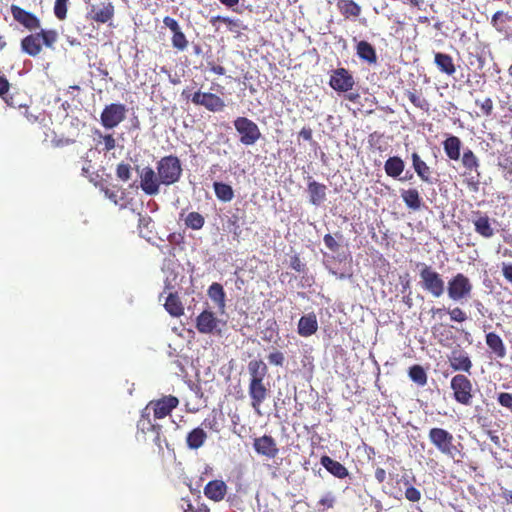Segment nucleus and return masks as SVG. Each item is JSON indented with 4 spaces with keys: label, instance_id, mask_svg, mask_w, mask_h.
I'll return each mask as SVG.
<instances>
[{
    "label": "nucleus",
    "instance_id": "f257e3e1",
    "mask_svg": "<svg viewBox=\"0 0 512 512\" xmlns=\"http://www.w3.org/2000/svg\"><path fill=\"white\" fill-rule=\"evenodd\" d=\"M248 371L250 375L248 386L250 405L258 415H261V405L269 396L268 384L264 383L268 367L262 360H251L248 363Z\"/></svg>",
    "mask_w": 512,
    "mask_h": 512
},
{
    "label": "nucleus",
    "instance_id": "f03ea898",
    "mask_svg": "<svg viewBox=\"0 0 512 512\" xmlns=\"http://www.w3.org/2000/svg\"><path fill=\"white\" fill-rule=\"evenodd\" d=\"M421 288L434 298H440L445 292V281L440 273L430 265L418 263Z\"/></svg>",
    "mask_w": 512,
    "mask_h": 512
},
{
    "label": "nucleus",
    "instance_id": "7ed1b4c3",
    "mask_svg": "<svg viewBox=\"0 0 512 512\" xmlns=\"http://www.w3.org/2000/svg\"><path fill=\"white\" fill-rule=\"evenodd\" d=\"M184 100L191 101L194 105L202 106L210 112H220L225 108L224 100L217 94L211 92H192V89L185 88L181 92Z\"/></svg>",
    "mask_w": 512,
    "mask_h": 512
},
{
    "label": "nucleus",
    "instance_id": "20e7f679",
    "mask_svg": "<svg viewBox=\"0 0 512 512\" xmlns=\"http://www.w3.org/2000/svg\"><path fill=\"white\" fill-rule=\"evenodd\" d=\"M158 176L165 186L177 183L182 176V165L180 159L175 155L162 157L156 163Z\"/></svg>",
    "mask_w": 512,
    "mask_h": 512
},
{
    "label": "nucleus",
    "instance_id": "39448f33",
    "mask_svg": "<svg viewBox=\"0 0 512 512\" xmlns=\"http://www.w3.org/2000/svg\"><path fill=\"white\" fill-rule=\"evenodd\" d=\"M428 437L432 445L442 454L454 458L460 453L456 445H454L453 435L443 428H431Z\"/></svg>",
    "mask_w": 512,
    "mask_h": 512
},
{
    "label": "nucleus",
    "instance_id": "423d86ee",
    "mask_svg": "<svg viewBox=\"0 0 512 512\" xmlns=\"http://www.w3.org/2000/svg\"><path fill=\"white\" fill-rule=\"evenodd\" d=\"M473 284L463 273L452 276L447 283V294L450 300L459 302L471 297Z\"/></svg>",
    "mask_w": 512,
    "mask_h": 512
},
{
    "label": "nucleus",
    "instance_id": "0eeeda50",
    "mask_svg": "<svg viewBox=\"0 0 512 512\" xmlns=\"http://www.w3.org/2000/svg\"><path fill=\"white\" fill-rule=\"evenodd\" d=\"M233 124L240 135V142L245 146L254 145L262 136L258 125L247 117H237Z\"/></svg>",
    "mask_w": 512,
    "mask_h": 512
},
{
    "label": "nucleus",
    "instance_id": "6e6552de",
    "mask_svg": "<svg viewBox=\"0 0 512 512\" xmlns=\"http://www.w3.org/2000/svg\"><path fill=\"white\" fill-rule=\"evenodd\" d=\"M451 389L453 390L454 399L462 405H470L472 402V383L470 379L463 375L457 374L451 379Z\"/></svg>",
    "mask_w": 512,
    "mask_h": 512
},
{
    "label": "nucleus",
    "instance_id": "1a4fd4ad",
    "mask_svg": "<svg viewBox=\"0 0 512 512\" xmlns=\"http://www.w3.org/2000/svg\"><path fill=\"white\" fill-rule=\"evenodd\" d=\"M127 109L122 103L106 105L101 112L100 122L105 129L117 127L126 118Z\"/></svg>",
    "mask_w": 512,
    "mask_h": 512
},
{
    "label": "nucleus",
    "instance_id": "9d476101",
    "mask_svg": "<svg viewBox=\"0 0 512 512\" xmlns=\"http://www.w3.org/2000/svg\"><path fill=\"white\" fill-rule=\"evenodd\" d=\"M179 405V400L173 395L163 396L160 399L150 401L146 410H152L156 419H162L170 415L171 412Z\"/></svg>",
    "mask_w": 512,
    "mask_h": 512
},
{
    "label": "nucleus",
    "instance_id": "9b49d317",
    "mask_svg": "<svg viewBox=\"0 0 512 512\" xmlns=\"http://www.w3.org/2000/svg\"><path fill=\"white\" fill-rule=\"evenodd\" d=\"M140 187L142 191L149 196L157 195L160 192V186L163 185L158 172L153 168L146 166L139 172Z\"/></svg>",
    "mask_w": 512,
    "mask_h": 512
},
{
    "label": "nucleus",
    "instance_id": "f8f14e48",
    "mask_svg": "<svg viewBox=\"0 0 512 512\" xmlns=\"http://www.w3.org/2000/svg\"><path fill=\"white\" fill-rule=\"evenodd\" d=\"M85 2L88 4V19L104 24L114 17V6L111 2H102L100 5L91 3V0Z\"/></svg>",
    "mask_w": 512,
    "mask_h": 512
},
{
    "label": "nucleus",
    "instance_id": "ddd939ff",
    "mask_svg": "<svg viewBox=\"0 0 512 512\" xmlns=\"http://www.w3.org/2000/svg\"><path fill=\"white\" fill-rule=\"evenodd\" d=\"M329 85L337 92H348L353 89L355 81L347 69L337 68L330 75Z\"/></svg>",
    "mask_w": 512,
    "mask_h": 512
},
{
    "label": "nucleus",
    "instance_id": "4468645a",
    "mask_svg": "<svg viewBox=\"0 0 512 512\" xmlns=\"http://www.w3.org/2000/svg\"><path fill=\"white\" fill-rule=\"evenodd\" d=\"M220 323L214 312L204 310L197 316L195 327L201 334H220Z\"/></svg>",
    "mask_w": 512,
    "mask_h": 512
},
{
    "label": "nucleus",
    "instance_id": "2eb2a0df",
    "mask_svg": "<svg viewBox=\"0 0 512 512\" xmlns=\"http://www.w3.org/2000/svg\"><path fill=\"white\" fill-rule=\"evenodd\" d=\"M13 19L30 31L40 29V19L33 13L26 11L18 5L12 4L10 7Z\"/></svg>",
    "mask_w": 512,
    "mask_h": 512
},
{
    "label": "nucleus",
    "instance_id": "dca6fc26",
    "mask_svg": "<svg viewBox=\"0 0 512 512\" xmlns=\"http://www.w3.org/2000/svg\"><path fill=\"white\" fill-rule=\"evenodd\" d=\"M163 23L173 33L171 38L173 48H175L178 51L186 50L189 42L185 34L181 31V27L178 21L170 16H166L163 19Z\"/></svg>",
    "mask_w": 512,
    "mask_h": 512
},
{
    "label": "nucleus",
    "instance_id": "f3484780",
    "mask_svg": "<svg viewBox=\"0 0 512 512\" xmlns=\"http://www.w3.org/2000/svg\"><path fill=\"white\" fill-rule=\"evenodd\" d=\"M473 225L475 232L483 238H492L495 234L490 217L479 210L473 211Z\"/></svg>",
    "mask_w": 512,
    "mask_h": 512
},
{
    "label": "nucleus",
    "instance_id": "a211bd4d",
    "mask_svg": "<svg viewBox=\"0 0 512 512\" xmlns=\"http://www.w3.org/2000/svg\"><path fill=\"white\" fill-rule=\"evenodd\" d=\"M253 447L258 454L270 459L275 458L279 453L275 439L269 435L255 438Z\"/></svg>",
    "mask_w": 512,
    "mask_h": 512
},
{
    "label": "nucleus",
    "instance_id": "6ab92c4d",
    "mask_svg": "<svg viewBox=\"0 0 512 512\" xmlns=\"http://www.w3.org/2000/svg\"><path fill=\"white\" fill-rule=\"evenodd\" d=\"M449 362L454 371L471 373L473 364L467 352L463 350H453L449 356Z\"/></svg>",
    "mask_w": 512,
    "mask_h": 512
},
{
    "label": "nucleus",
    "instance_id": "aec40b11",
    "mask_svg": "<svg viewBox=\"0 0 512 512\" xmlns=\"http://www.w3.org/2000/svg\"><path fill=\"white\" fill-rule=\"evenodd\" d=\"M486 345L492 355L497 359L506 357L507 350L502 338L495 332H488L485 335Z\"/></svg>",
    "mask_w": 512,
    "mask_h": 512
},
{
    "label": "nucleus",
    "instance_id": "412c9836",
    "mask_svg": "<svg viewBox=\"0 0 512 512\" xmlns=\"http://www.w3.org/2000/svg\"><path fill=\"white\" fill-rule=\"evenodd\" d=\"M227 494V485L223 480L209 481L204 487V495L214 501L219 502Z\"/></svg>",
    "mask_w": 512,
    "mask_h": 512
},
{
    "label": "nucleus",
    "instance_id": "4be33fe9",
    "mask_svg": "<svg viewBox=\"0 0 512 512\" xmlns=\"http://www.w3.org/2000/svg\"><path fill=\"white\" fill-rule=\"evenodd\" d=\"M318 330V322L314 313L302 316L298 322V334L302 337H309Z\"/></svg>",
    "mask_w": 512,
    "mask_h": 512
},
{
    "label": "nucleus",
    "instance_id": "5701e85b",
    "mask_svg": "<svg viewBox=\"0 0 512 512\" xmlns=\"http://www.w3.org/2000/svg\"><path fill=\"white\" fill-rule=\"evenodd\" d=\"M446 156L453 161H458L461 157L462 142L459 137L449 135L442 143Z\"/></svg>",
    "mask_w": 512,
    "mask_h": 512
},
{
    "label": "nucleus",
    "instance_id": "b1692460",
    "mask_svg": "<svg viewBox=\"0 0 512 512\" xmlns=\"http://www.w3.org/2000/svg\"><path fill=\"white\" fill-rule=\"evenodd\" d=\"M320 463L329 473L339 479H343L348 476L347 468L327 455H323L321 457Z\"/></svg>",
    "mask_w": 512,
    "mask_h": 512
},
{
    "label": "nucleus",
    "instance_id": "393cba45",
    "mask_svg": "<svg viewBox=\"0 0 512 512\" xmlns=\"http://www.w3.org/2000/svg\"><path fill=\"white\" fill-rule=\"evenodd\" d=\"M412 166L417 176L426 183H432L431 168L421 159L417 152L411 154Z\"/></svg>",
    "mask_w": 512,
    "mask_h": 512
},
{
    "label": "nucleus",
    "instance_id": "a878e982",
    "mask_svg": "<svg viewBox=\"0 0 512 512\" xmlns=\"http://www.w3.org/2000/svg\"><path fill=\"white\" fill-rule=\"evenodd\" d=\"M21 49L29 56H38L42 51L41 42L38 38V35H36V33H31L25 36L21 40Z\"/></svg>",
    "mask_w": 512,
    "mask_h": 512
},
{
    "label": "nucleus",
    "instance_id": "bb28decb",
    "mask_svg": "<svg viewBox=\"0 0 512 512\" xmlns=\"http://www.w3.org/2000/svg\"><path fill=\"white\" fill-rule=\"evenodd\" d=\"M434 63L440 72L448 76H452L456 71L453 58L449 54L436 52L434 55Z\"/></svg>",
    "mask_w": 512,
    "mask_h": 512
},
{
    "label": "nucleus",
    "instance_id": "cd10ccee",
    "mask_svg": "<svg viewBox=\"0 0 512 512\" xmlns=\"http://www.w3.org/2000/svg\"><path fill=\"white\" fill-rule=\"evenodd\" d=\"M208 438L202 427L192 429L186 436V444L189 449L197 450L204 445Z\"/></svg>",
    "mask_w": 512,
    "mask_h": 512
},
{
    "label": "nucleus",
    "instance_id": "c85d7f7f",
    "mask_svg": "<svg viewBox=\"0 0 512 512\" xmlns=\"http://www.w3.org/2000/svg\"><path fill=\"white\" fill-rule=\"evenodd\" d=\"M401 198L405 205L413 210L418 211L422 206V198L416 188H409L401 191Z\"/></svg>",
    "mask_w": 512,
    "mask_h": 512
},
{
    "label": "nucleus",
    "instance_id": "c756f323",
    "mask_svg": "<svg viewBox=\"0 0 512 512\" xmlns=\"http://www.w3.org/2000/svg\"><path fill=\"white\" fill-rule=\"evenodd\" d=\"M327 187L319 182L311 181L308 184V193L310 196V202L313 205L319 206L326 199Z\"/></svg>",
    "mask_w": 512,
    "mask_h": 512
},
{
    "label": "nucleus",
    "instance_id": "7c9ffc66",
    "mask_svg": "<svg viewBox=\"0 0 512 512\" xmlns=\"http://www.w3.org/2000/svg\"><path fill=\"white\" fill-rule=\"evenodd\" d=\"M157 425L158 424L151 422L149 412L144 409L141 413L140 419L137 422V438L140 439V437H142L143 440H146V435L148 433H152Z\"/></svg>",
    "mask_w": 512,
    "mask_h": 512
},
{
    "label": "nucleus",
    "instance_id": "2f4dec72",
    "mask_svg": "<svg viewBox=\"0 0 512 512\" xmlns=\"http://www.w3.org/2000/svg\"><path fill=\"white\" fill-rule=\"evenodd\" d=\"M338 11L345 18L358 17L361 14V7L354 0H338L336 3Z\"/></svg>",
    "mask_w": 512,
    "mask_h": 512
},
{
    "label": "nucleus",
    "instance_id": "473e14b6",
    "mask_svg": "<svg viewBox=\"0 0 512 512\" xmlns=\"http://www.w3.org/2000/svg\"><path fill=\"white\" fill-rule=\"evenodd\" d=\"M357 56L370 63L374 64L377 62V55L375 48L367 41H360L356 46Z\"/></svg>",
    "mask_w": 512,
    "mask_h": 512
},
{
    "label": "nucleus",
    "instance_id": "72a5a7b5",
    "mask_svg": "<svg viewBox=\"0 0 512 512\" xmlns=\"http://www.w3.org/2000/svg\"><path fill=\"white\" fill-rule=\"evenodd\" d=\"M164 307L166 311L173 317H180L184 314V306L177 293H169L166 298Z\"/></svg>",
    "mask_w": 512,
    "mask_h": 512
},
{
    "label": "nucleus",
    "instance_id": "f704fd0d",
    "mask_svg": "<svg viewBox=\"0 0 512 512\" xmlns=\"http://www.w3.org/2000/svg\"><path fill=\"white\" fill-rule=\"evenodd\" d=\"M404 168H405V163L398 156L389 157L386 160L385 165H384V170H385L386 174L392 178L399 177L402 174V172L404 171Z\"/></svg>",
    "mask_w": 512,
    "mask_h": 512
},
{
    "label": "nucleus",
    "instance_id": "c9c22d12",
    "mask_svg": "<svg viewBox=\"0 0 512 512\" xmlns=\"http://www.w3.org/2000/svg\"><path fill=\"white\" fill-rule=\"evenodd\" d=\"M41 42V47L45 46L48 49H54L56 42L58 41V32L54 29H41L35 32Z\"/></svg>",
    "mask_w": 512,
    "mask_h": 512
},
{
    "label": "nucleus",
    "instance_id": "e433bc0d",
    "mask_svg": "<svg viewBox=\"0 0 512 512\" xmlns=\"http://www.w3.org/2000/svg\"><path fill=\"white\" fill-rule=\"evenodd\" d=\"M208 296L216 303L219 309L225 307V291L220 283H213L208 289Z\"/></svg>",
    "mask_w": 512,
    "mask_h": 512
},
{
    "label": "nucleus",
    "instance_id": "4c0bfd02",
    "mask_svg": "<svg viewBox=\"0 0 512 512\" xmlns=\"http://www.w3.org/2000/svg\"><path fill=\"white\" fill-rule=\"evenodd\" d=\"M214 192L216 197L223 202H230L234 197V191L232 187L223 182H214Z\"/></svg>",
    "mask_w": 512,
    "mask_h": 512
},
{
    "label": "nucleus",
    "instance_id": "58836bf2",
    "mask_svg": "<svg viewBox=\"0 0 512 512\" xmlns=\"http://www.w3.org/2000/svg\"><path fill=\"white\" fill-rule=\"evenodd\" d=\"M405 95L409 99V101L416 107L425 112H428L430 109L429 102L422 96L420 92L417 90H407Z\"/></svg>",
    "mask_w": 512,
    "mask_h": 512
},
{
    "label": "nucleus",
    "instance_id": "ea45409f",
    "mask_svg": "<svg viewBox=\"0 0 512 512\" xmlns=\"http://www.w3.org/2000/svg\"><path fill=\"white\" fill-rule=\"evenodd\" d=\"M463 167L468 171H477L480 166L479 159L471 149H465L461 157Z\"/></svg>",
    "mask_w": 512,
    "mask_h": 512
},
{
    "label": "nucleus",
    "instance_id": "a19ab883",
    "mask_svg": "<svg viewBox=\"0 0 512 512\" xmlns=\"http://www.w3.org/2000/svg\"><path fill=\"white\" fill-rule=\"evenodd\" d=\"M408 375L410 379L420 386H424L427 383V374L424 368L420 365H413L409 368Z\"/></svg>",
    "mask_w": 512,
    "mask_h": 512
},
{
    "label": "nucleus",
    "instance_id": "79ce46f5",
    "mask_svg": "<svg viewBox=\"0 0 512 512\" xmlns=\"http://www.w3.org/2000/svg\"><path fill=\"white\" fill-rule=\"evenodd\" d=\"M205 224V218L198 212H190L185 218L186 227L192 230H200Z\"/></svg>",
    "mask_w": 512,
    "mask_h": 512
},
{
    "label": "nucleus",
    "instance_id": "37998d69",
    "mask_svg": "<svg viewBox=\"0 0 512 512\" xmlns=\"http://www.w3.org/2000/svg\"><path fill=\"white\" fill-rule=\"evenodd\" d=\"M401 482L406 486L405 498L410 502H418L421 499V492L411 485L407 477H402Z\"/></svg>",
    "mask_w": 512,
    "mask_h": 512
},
{
    "label": "nucleus",
    "instance_id": "c03bdc74",
    "mask_svg": "<svg viewBox=\"0 0 512 512\" xmlns=\"http://www.w3.org/2000/svg\"><path fill=\"white\" fill-rule=\"evenodd\" d=\"M335 503V496L332 493H327L317 503L318 512H325L327 509L333 508Z\"/></svg>",
    "mask_w": 512,
    "mask_h": 512
},
{
    "label": "nucleus",
    "instance_id": "a18cd8bd",
    "mask_svg": "<svg viewBox=\"0 0 512 512\" xmlns=\"http://www.w3.org/2000/svg\"><path fill=\"white\" fill-rule=\"evenodd\" d=\"M69 0H55L54 14L57 19L64 20L67 16V6Z\"/></svg>",
    "mask_w": 512,
    "mask_h": 512
},
{
    "label": "nucleus",
    "instance_id": "49530a36",
    "mask_svg": "<svg viewBox=\"0 0 512 512\" xmlns=\"http://www.w3.org/2000/svg\"><path fill=\"white\" fill-rule=\"evenodd\" d=\"M117 177L126 182L131 178V166L128 163L121 162L116 168Z\"/></svg>",
    "mask_w": 512,
    "mask_h": 512
},
{
    "label": "nucleus",
    "instance_id": "de8ad7c7",
    "mask_svg": "<svg viewBox=\"0 0 512 512\" xmlns=\"http://www.w3.org/2000/svg\"><path fill=\"white\" fill-rule=\"evenodd\" d=\"M450 319L454 322L462 323L467 320V314L460 307H454L453 309L447 310Z\"/></svg>",
    "mask_w": 512,
    "mask_h": 512
},
{
    "label": "nucleus",
    "instance_id": "09e8293b",
    "mask_svg": "<svg viewBox=\"0 0 512 512\" xmlns=\"http://www.w3.org/2000/svg\"><path fill=\"white\" fill-rule=\"evenodd\" d=\"M475 103L481 108V111L485 116H490L492 114L493 101L491 98L487 97L483 101L476 100Z\"/></svg>",
    "mask_w": 512,
    "mask_h": 512
},
{
    "label": "nucleus",
    "instance_id": "8fccbe9b",
    "mask_svg": "<svg viewBox=\"0 0 512 512\" xmlns=\"http://www.w3.org/2000/svg\"><path fill=\"white\" fill-rule=\"evenodd\" d=\"M10 89V83L9 81L7 80V78L5 76H0V97H2L6 103L10 106H13V103L10 102L6 97L5 95L8 93Z\"/></svg>",
    "mask_w": 512,
    "mask_h": 512
},
{
    "label": "nucleus",
    "instance_id": "3c124183",
    "mask_svg": "<svg viewBox=\"0 0 512 512\" xmlns=\"http://www.w3.org/2000/svg\"><path fill=\"white\" fill-rule=\"evenodd\" d=\"M177 508L181 512H195L196 509H194L193 504L189 497H182L178 503Z\"/></svg>",
    "mask_w": 512,
    "mask_h": 512
},
{
    "label": "nucleus",
    "instance_id": "603ef678",
    "mask_svg": "<svg viewBox=\"0 0 512 512\" xmlns=\"http://www.w3.org/2000/svg\"><path fill=\"white\" fill-rule=\"evenodd\" d=\"M498 402L501 406L512 412V393L502 392L498 395Z\"/></svg>",
    "mask_w": 512,
    "mask_h": 512
},
{
    "label": "nucleus",
    "instance_id": "864d4df0",
    "mask_svg": "<svg viewBox=\"0 0 512 512\" xmlns=\"http://www.w3.org/2000/svg\"><path fill=\"white\" fill-rule=\"evenodd\" d=\"M284 360V355L280 351H275L268 355L269 363L276 366H282L284 364Z\"/></svg>",
    "mask_w": 512,
    "mask_h": 512
},
{
    "label": "nucleus",
    "instance_id": "5fc2aeb1",
    "mask_svg": "<svg viewBox=\"0 0 512 512\" xmlns=\"http://www.w3.org/2000/svg\"><path fill=\"white\" fill-rule=\"evenodd\" d=\"M504 13L502 11H497L491 19V24L493 27L496 28L498 31H503L504 27L502 26V22H504Z\"/></svg>",
    "mask_w": 512,
    "mask_h": 512
},
{
    "label": "nucleus",
    "instance_id": "6e6d98bb",
    "mask_svg": "<svg viewBox=\"0 0 512 512\" xmlns=\"http://www.w3.org/2000/svg\"><path fill=\"white\" fill-rule=\"evenodd\" d=\"M202 426L215 432L219 431V424L215 415L205 418Z\"/></svg>",
    "mask_w": 512,
    "mask_h": 512
},
{
    "label": "nucleus",
    "instance_id": "4d7b16f0",
    "mask_svg": "<svg viewBox=\"0 0 512 512\" xmlns=\"http://www.w3.org/2000/svg\"><path fill=\"white\" fill-rule=\"evenodd\" d=\"M161 431H162V426L158 424L156 426L155 430H153L151 433L152 442L158 447L159 451L163 450L162 440H161V434H162Z\"/></svg>",
    "mask_w": 512,
    "mask_h": 512
},
{
    "label": "nucleus",
    "instance_id": "13d9d810",
    "mask_svg": "<svg viewBox=\"0 0 512 512\" xmlns=\"http://www.w3.org/2000/svg\"><path fill=\"white\" fill-rule=\"evenodd\" d=\"M325 246L332 252H336L339 249V244L331 234H326L323 238Z\"/></svg>",
    "mask_w": 512,
    "mask_h": 512
},
{
    "label": "nucleus",
    "instance_id": "bf43d9fd",
    "mask_svg": "<svg viewBox=\"0 0 512 512\" xmlns=\"http://www.w3.org/2000/svg\"><path fill=\"white\" fill-rule=\"evenodd\" d=\"M102 138H103L104 145H105V147H104L105 151H107V152L111 151L116 147V140L112 134H106Z\"/></svg>",
    "mask_w": 512,
    "mask_h": 512
},
{
    "label": "nucleus",
    "instance_id": "052dcab7",
    "mask_svg": "<svg viewBox=\"0 0 512 512\" xmlns=\"http://www.w3.org/2000/svg\"><path fill=\"white\" fill-rule=\"evenodd\" d=\"M151 224H152V219L150 216L139 214L138 228L140 231H142L143 229L148 230Z\"/></svg>",
    "mask_w": 512,
    "mask_h": 512
},
{
    "label": "nucleus",
    "instance_id": "680f3d73",
    "mask_svg": "<svg viewBox=\"0 0 512 512\" xmlns=\"http://www.w3.org/2000/svg\"><path fill=\"white\" fill-rule=\"evenodd\" d=\"M208 67H209L210 72H212L216 75L222 76L226 73V69L224 66L216 64L214 62H208Z\"/></svg>",
    "mask_w": 512,
    "mask_h": 512
},
{
    "label": "nucleus",
    "instance_id": "e2e57ef3",
    "mask_svg": "<svg viewBox=\"0 0 512 512\" xmlns=\"http://www.w3.org/2000/svg\"><path fill=\"white\" fill-rule=\"evenodd\" d=\"M291 267L296 272H303L305 265L301 262L300 258L298 256H293L291 258Z\"/></svg>",
    "mask_w": 512,
    "mask_h": 512
},
{
    "label": "nucleus",
    "instance_id": "0e129e2a",
    "mask_svg": "<svg viewBox=\"0 0 512 512\" xmlns=\"http://www.w3.org/2000/svg\"><path fill=\"white\" fill-rule=\"evenodd\" d=\"M210 22L214 25L216 22H222L224 24H227L229 26L231 25H235V22L229 18V17H224V16H215V17H212Z\"/></svg>",
    "mask_w": 512,
    "mask_h": 512
},
{
    "label": "nucleus",
    "instance_id": "69168bd1",
    "mask_svg": "<svg viewBox=\"0 0 512 512\" xmlns=\"http://www.w3.org/2000/svg\"><path fill=\"white\" fill-rule=\"evenodd\" d=\"M312 129L310 127H303L300 132L299 136L304 139L305 141H311L312 140Z\"/></svg>",
    "mask_w": 512,
    "mask_h": 512
},
{
    "label": "nucleus",
    "instance_id": "338daca9",
    "mask_svg": "<svg viewBox=\"0 0 512 512\" xmlns=\"http://www.w3.org/2000/svg\"><path fill=\"white\" fill-rule=\"evenodd\" d=\"M374 475H375V479L380 484L386 480V471H385V469H383L381 467L376 468Z\"/></svg>",
    "mask_w": 512,
    "mask_h": 512
},
{
    "label": "nucleus",
    "instance_id": "774afa93",
    "mask_svg": "<svg viewBox=\"0 0 512 512\" xmlns=\"http://www.w3.org/2000/svg\"><path fill=\"white\" fill-rule=\"evenodd\" d=\"M446 309L443 307V308H439V307H432L429 311V313L431 314L432 318H435L436 316H438L439 318H442L445 313H446Z\"/></svg>",
    "mask_w": 512,
    "mask_h": 512
}]
</instances>
